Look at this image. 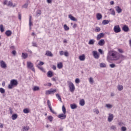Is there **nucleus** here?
<instances>
[{"mask_svg":"<svg viewBox=\"0 0 131 131\" xmlns=\"http://www.w3.org/2000/svg\"><path fill=\"white\" fill-rule=\"evenodd\" d=\"M37 68H38V69H39L41 71H43V68H42V67H39V66H37Z\"/></svg>","mask_w":131,"mask_h":131,"instance_id":"obj_53","label":"nucleus"},{"mask_svg":"<svg viewBox=\"0 0 131 131\" xmlns=\"http://www.w3.org/2000/svg\"><path fill=\"white\" fill-rule=\"evenodd\" d=\"M27 68L29 69H31V70H32L33 72H35V69H34V67H33V63H32L31 62H27Z\"/></svg>","mask_w":131,"mask_h":131,"instance_id":"obj_4","label":"nucleus"},{"mask_svg":"<svg viewBox=\"0 0 131 131\" xmlns=\"http://www.w3.org/2000/svg\"><path fill=\"white\" fill-rule=\"evenodd\" d=\"M118 51V52H119V53H123V50H122V49H119Z\"/></svg>","mask_w":131,"mask_h":131,"instance_id":"obj_62","label":"nucleus"},{"mask_svg":"<svg viewBox=\"0 0 131 131\" xmlns=\"http://www.w3.org/2000/svg\"><path fill=\"white\" fill-rule=\"evenodd\" d=\"M114 118V115H113V114H109L108 117L107 119L108 122H111V121H112V120H113Z\"/></svg>","mask_w":131,"mask_h":131,"instance_id":"obj_9","label":"nucleus"},{"mask_svg":"<svg viewBox=\"0 0 131 131\" xmlns=\"http://www.w3.org/2000/svg\"><path fill=\"white\" fill-rule=\"evenodd\" d=\"M11 118L12 120H16L18 118V115L16 114H14L12 115Z\"/></svg>","mask_w":131,"mask_h":131,"instance_id":"obj_21","label":"nucleus"},{"mask_svg":"<svg viewBox=\"0 0 131 131\" xmlns=\"http://www.w3.org/2000/svg\"><path fill=\"white\" fill-rule=\"evenodd\" d=\"M33 92H36L39 91V87L38 86H34L33 88Z\"/></svg>","mask_w":131,"mask_h":131,"instance_id":"obj_25","label":"nucleus"},{"mask_svg":"<svg viewBox=\"0 0 131 131\" xmlns=\"http://www.w3.org/2000/svg\"><path fill=\"white\" fill-rule=\"evenodd\" d=\"M120 57L121 58V60L117 61L116 62L117 64H120V63H121V62H122V61H123V60L125 59V56L122 54L120 55Z\"/></svg>","mask_w":131,"mask_h":131,"instance_id":"obj_11","label":"nucleus"},{"mask_svg":"<svg viewBox=\"0 0 131 131\" xmlns=\"http://www.w3.org/2000/svg\"><path fill=\"white\" fill-rule=\"evenodd\" d=\"M69 18L72 20V21H77V19H76L74 16H72V15L70 14L69 15Z\"/></svg>","mask_w":131,"mask_h":131,"instance_id":"obj_18","label":"nucleus"},{"mask_svg":"<svg viewBox=\"0 0 131 131\" xmlns=\"http://www.w3.org/2000/svg\"><path fill=\"white\" fill-rule=\"evenodd\" d=\"M79 104L80 106H84L85 104V101H84V99H82L80 100Z\"/></svg>","mask_w":131,"mask_h":131,"instance_id":"obj_23","label":"nucleus"},{"mask_svg":"<svg viewBox=\"0 0 131 131\" xmlns=\"http://www.w3.org/2000/svg\"><path fill=\"white\" fill-rule=\"evenodd\" d=\"M0 93H1V94H5V93H6V90L5 89H4V88H0Z\"/></svg>","mask_w":131,"mask_h":131,"instance_id":"obj_42","label":"nucleus"},{"mask_svg":"<svg viewBox=\"0 0 131 131\" xmlns=\"http://www.w3.org/2000/svg\"><path fill=\"white\" fill-rule=\"evenodd\" d=\"M89 82L90 83H94V79H93V77H91L89 78Z\"/></svg>","mask_w":131,"mask_h":131,"instance_id":"obj_45","label":"nucleus"},{"mask_svg":"<svg viewBox=\"0 0 131 131\" xmlns=\"http://www.w3.org/2000/svg\"><path fill=\"white\" fill-rule=\"evenodd\" d=\"M53 117H52V116H50L48 117V119L49 120V121H50L51 122H52V121H53Z\"/></svg>","mask_w":131,"mask_h":131,"instance_id":"obj_46","label":"nucleus"},{"mask_svg":"<svg viewBox=\"0 0 131 131\" xmlns=\"http://www.w3.org/2000/svg\"><path fill=\"white\" fill-rule=\"evenodd\" d=\"M21 14H20V13H18V19H19V20H21Z\"/></svg>","mask_w":131,"mask_h":131,"instance_id":"obj_63","label":"nucleus"},{"mask_svg":"<svg viewBox=\"0 0 131 131\" xmlns=\"http://www.w3.org/2000/svg\"><path fill=\"white\" fill-rule=\"evenodd\" d=\"M5 34L7 36H11L12 35V31L11 30H7L5 32Z\"/></svg>","mask_w":131,"mask_h":131,"instance_id":"obj_20","label":"nucleus"},{"mask_svg":"<svg viewBox=\"0 0 131 131\" xmlns=\"http://www.w3.org/2000/svg\"><path fill=\"white\" fill-rule=\"evenodd\" d=\"M23 129L25 131L29 130V127H24Z\"/></svg>","mask_w":131,"mask_h":131,"instance_id":"obj_54","label":"nucleus"},{"mask_svg":"<svg viewBox=\"0 0 131 131\" xmlns=\"http://www.w3.org/2000/svg\"><path fill=\"white\" fill-rule=\"evenodd\" d=\"M104 34L103 33H100L97 36V40H100V38H102V37H103Z\"/></svg>","mask_w":131,"mask_h":131,"instance_id":"obj_15","label":"nucleus"},{"mask_svg":"<svg viewBox=\"0 0 131 131\" xmlns=\"http://www.w3.org/2000/svg\"><path fill=\"white\" fill-rule=\"evenodd\" d=\"M13 55H14L15 56V55H16V54L17 53V52H16V51L15 50H13L12 52Z\"/></svg>","mask_w":131,"mask_h":131,"instance_id":"obj_64","label":"nucleus"},{"mask_svg":"<svg viewBox=\"0 0 131 131\" xmlns=\"http://www.w3.org/2000/svg\"><path fill=\"white\" fill-rule=\"evenodd\" d=\"M28 7V3H26L23 6V8H25V9H27Z\"/></svg>","mask_w":131,"mask_h":131,"instance_id":"obj_48","label":"nucleus"},{"mask_svg":"<svg viewBox=\"0 0 131 131\" xmlns=\"http://www.w3.org/2000/svg\"><path fill=\"white\" fill-rule=\"evenodd\" d=\"M105 107L107 108V109H111L113 107V105L111 104H105Z\"/></svg>","mask_w":131,"mask_h":131,"instance_id":"obj_30","label":"nucleus"},{"mask_svg":"<svg viewBox=\"0 0 131 131\" xmlns=\"http://www.w3.org/2000/svg\"><path fill=\"white\" fill-rule=\"evenodd\" d=\"M80 81V80L79 79H78V78H76V79H75V82H76V83H79Z\"/></svg>","mask_w":131,"mask_h":131,"instance_id":"obj_55","label":"nucleus"},{"mask_svg":"<svg viewBox=\"0 0 131 131\" xmlns=\"http://www.w3.org/2000/svg\"><path fill=\"white\" fill-rule=\"evenodd\" d=\"M98 52L99 53H100V54H104V52H103V50L101 49H99L98 50Z\"/></svg>","mask_w":131,"mask_h":131,"instance_id":"obj_56","label":"nucleus"},{"mask_svg":"<svg viewBox=\"0 0 131 131\" xmlns=\"http://www.w3.org/2000/svg\"><path fill=\"white\" fill-rule=\"evenodd\" d=\"M110 11L111 12V15H113V16H115V11H114V9L111 8Z\"/></svg>","mask_w":131,"mask_h":131,"instance_id":"obj_36","label":"nucleus"},{"mask_svg":"<svg viewBox=\"0 0 131 131\" xmlns=\"http://www.w3.org/2000/svg\"><path fill=\"white\" fill-rule=\"evenodd\" d=\"M68 83L70 92L73 93V92L75 91V86H74V84L71 81H68Z\"/></svg>","mask_w":131,"mask_h":131,"instance_id":"obj_3","label":"nucleus"},{"mask_svg":"<svg viewBox=\"0 0 131 131\" xmlns=\"http://www.w3.org/2000/svg\"><path fill=\"white\" fill-rule=\"evenodd\" d=\"M99 46H100L101 47H102L103 45H105V40L104 39H101L98 42Z\"/></svg>","mask_w":131,"mask_h":131,"instance_id":"obj_16","label":"nucleus"},{"mask_svg":"<svg viewBox=\"0 0 131 131\" xmlns=\"http://www.w3.org/2000/svg\"><path fill=\"white\" fill-rule=\"evenodd\" d=\"M97 20H101V19H102V14L100 13H98L97 14Z\"/></svg>","mask_w":131,"mask_h":131,"instance_id":"obj_32","label":"nucleus"},{"mask_svg":"<svg viewBox=\"0 0 131 131\" xmlns=\"http://www.w3.org/2000/svg\"><path fill=\"white\" fill-rule=\"evenodd\" d=\"M121 129L122 131H125V130H126V127L123 126V127H122Z\"/></svg>","mask_w":131,"mask_h":131,"instance_id":"obj_59","label":"nucleus"},{"mask_svg":"<svg viewBox=\"0 0 131 131\" xmlns=\"http://www.w3.org/2000/svg\"><path fill=\"white\" fill-rule=\"evenodd\" d=\"M116 11L118 13V14H120L122 12V9L119 6H116L115 7Z\"/></svg>","mask_w":131,"mask_h":131,"instance_id":"obj_13","label":"nucleus"},{"mask_svg":"<svg viewBox=\"0 0 131 131\" xmlns=\"http://www.w3.org/2000/svg\"><path fill=\"white\" fill-rule=\"evenodd\" d=\"M57 92L56 89H50V90H48L46 92V94L47 95H51V94H55V93Z\"/></svg>","mask_w":131,"mask_h":131,"instance_id":"obj_5","label":"nucleus"},{"mask_svg":"<svg viewBox=\"0 0 131 131\" xmlns=\"http://www.w3.org/2000/svg\"><path fill=\"white\" fill-rule=\"evenodd\" d=\"M32 46L33 47H37V44L35 42H32Z\"/></svg>","mask_w":131,"mask_h":131,"instance_id":"obj_52","label":"nucleus"},{"mask_svg":"<svg viewBox=\"0 0 131 131\" xmlns=\"http://www.w3.org/2000/svg\"><path fill=\"white\" fill-rule=\"evenodd\" d=\"M114 31L116 33H118L119 32H120L121 31V30L120 29V27L118 26H115L114 27Z\"/></svg>","mask_w":131,"mask_h":131,"instance_id":"obj_6","label":"nucleus"},{"mask_svg":"<svg viewBox=\"0 0 131 131\" xmlns=\"http://www.w3.org/2000/svg\"><path fill=\"white\" fill-rule=\"evenodd\" d=\"M0 66L1 68H3V69H6L7 68V63L4 60H1L0 61Z\"/></svg>","mask_w":131,"mask_h":131,"instance_id":"obj_8","label":"nucleus"},{"mask_svg":"<svg viewBox=\"0 0 131 131\" xmlns=\"http://www.w3.org/2000/svg\"><path fill=\"white\" fill-rule=\"evenodd\" d=\"M64 55L66 57H68L69 56V53H68L67 51H66L64 53Z\"/></svg>","mask_w":131,"mask_h":131,"instance_id":"obj_49","label":"nucleus"},{"mask_svg":"<svg viewBox=\"0 0 131 131\" xmlns=\"http://www.w3.org/2000/svg\"><path fill=\"white\" fill-rule=\"evenodd\" d=\"M71 106V109H76V108H77V105H76V104L75 103H73V104H70Z\"/></svg>","mask_w":131,"mask_h":131,"instance_id":"obj_24","label":"nucleus"},{"mask_svg":"<svg viewBox=\"0 0 131 131\" xmlns=\"http://www.w3.org/2000/svg\"><path fill=\"white\" fill-rule=\"evenodd\" d=\"M23 112H24V113H25L26 114H27L29 113V110H28V108H25L23 110Z\"/></svg>","mask_w":131,"mask_h":131,"instance_id":"obj_44","label":"nucleus"},{"mask_svg":"<svg viewBox=\"0 0 131 131\" xmlns=\"http://www.w3.org/2000/svg\"><path fill=\"white\" fill-rule=\"evenodd\" d=\"M94 113H96V114H98L99 113V110L98 109L94 110Z\"/></svg>","mask_w":131,"mask_h":131,"instance_id":"obj_50","label":"nucleus"},{"mask_svg":"<svg viewBox=\"0 0 131 131\" xmlns=\"http://www.w3.org/2000/svg\"><path fill=\"white\" fill-rule=\"evenodd\" d=\"M64 51H59V55L60 56H63V55H64Z\"/></svg>","mask_w":131,"mask_h":131,"instance_id":"obj_58","label":"nucleus"},{"mask_svg":"<svg viewBox=\"0 0 131 131\" xmlns=\"http://www.w3.org/2000/svg\"><path fill=\"white\" fill-rule=\"evenodd\" d=\"M56 97L57 98L58 100L60 102H62V98H61V96H60V95H59V94H56Z\"/></svg>","mask_w":131,"mask_h":131,"instance_id":"obj_33","label":"nucleus"},{"mask_svg":"<svg viewBox=\"0 0 131 131\" xmlns=\"http://www.w3.org/2000/svg\"><path fill=\"white\" fill-rule=\"evenodd\" d=\"M93 54L95 59H98L99 58H100V56L99 55V54H98V52L96 51H93Z\"/></svg>","mask_w":131,"mask_h":131,"instance_id":"obj_10","label":"nucleus"},{"mask_svg":"<svg viewBox=\"0 0 131 131\" xmlns=\"http://www.w3.org/2000/svg\"><path fill=\"white\" fill-rule=\"evenodd\" d=\"M9 2L7 0H5L4 2V5H8V4Z\"/></svg>","mask_w":131,"mask_h":131,"instance_id":"obj_61","label":"nucleus"},{"mask_svg":"<svg viewBox=\"0 0 131 131\" xmlns=\"http://www.w3.org/2000/svg\"><path fill=\"white\" fill-rule=\"evenodd\" d=\"M122 30H123V31H124L125 32H127L129 30V28H128V27H127V26L124 25V26L122 27Z\"/></svg>","mask_w":131,"mask_h":131,"instance_id":"obj_14","label":"nucleus"},{"mask_svg":"<svg viewBox=\"0 0 131 131\" xmlns=\"http://www.w3.org/2000/svg\"><path fill=\"white\" fill-rule=\"evenodd\" d=\"M7 6L8 7H13V8H14V7H16V6H17V5L14 4L13 5V2L11 1H9L8 3L7 4Z\"/></svg>","mask_w":131,"mask_h":131,"instance_id":"obj_17","label":"nucleus"},{"mask_svg":"<svg viewBox=\"0 0 131 131\" xmlns=\"http://www.w3.org/2000/svg\"><path fill=\"white\" fill-rule=\"evenodd\" d=\"M58 117L63 120V119H65V118H66V115H65V114H59L58 116Z\"/></svg>","mask_w":131,"mask_h":131,"instance_id":"obj_12","label":"nucleus"},{"mask_svg":"<svg viewBox=\"0 0 131 131\" xmlns=\"http://www.w3.org/2000/svg\"><path fill=\"white\" fill-rule=\"evenodd\" d=\"M109 22H110V20H103L102 21V24L103 25H107V24H109Z\"/></svg>","mask_w":131,"mask_h":131,"instance_id":"obj_28","label":"nucleus"},{"mask_svg":"<svg viewBox=\"0 0 131 131\" xmlns=\"http://www.w3.org/2000/svg\"><path fill=\"white\" fill-rule=\"evenodd\" d=\"M110 67L111 68H114L115 67V64H114V63L111 64H110Z\"/></svg>","mask_w":131,"mask_h":131,"instance_id":"obj_57","label":"nucleus"},{"mask_svg":"<svg viewBox=\"0 0 131 131\" xmlns=\"http://www.w3.org/2000/svg\"><path fill=\"white\" fill-rule=\"evenodd\" d=\"M62 111L64 114H66V108L65 107V106L64 105H63L62 107Z\"/></svg>","mask_w":131,"mask_h":131,"instance_id":"obj_40","label":"nucleus"},{"mask_svg":"<svg viewBox=\"0 0 131 131\" xmlns=\"http://www.w3.org/2000/svg\"><path fill=\"white\" fill-rule=\"evenodd\" d=\"M46 56H48V57H53V54L50 51H46Z\"/></svg>","mask_w":131,"mask_h":131,"instance_id":"obj_22","label":"nucleus"},{"mask_svg":"<svg viewBox=\"0 0 131 131\" xmlns=\"http://www.w3.org/2000/svg\"><path fill=\"white\" fill-rule=\"evenodd\" d=\"M47 104L51 112H52V113H53V114H56L57 113H56V112L54 110H53V108H52V106L51 105V102H50L49 100L47 101Z\"/></svg>","mask_w":131,"mask_h":131,"instance_id":"obj_7","label":"nucleus"},{"mask_svg":"<svg viewBox=\"0 0 131 131\" xmlns=\"http://www.w3.org/2000/svg\"><path fill=\"white\" fill-rule=\"evenodd\" d=\"M96 42V40L94 39H91L89 40V45H95V42Z\"/></svg>","mask_w":131,"mask_h":131,"instance_id":"obj_31","label":"nucleus"},{"mask_svg":"<svg viewBox=\"0 0 131 131\" xmlns=\"http://www.w3.org/2000/svg\"><path fill=\"white\" fill-rule=\"evenodd\" d=\"M9 111H10V114H13V110H12V108L9 107Z\"/></svg>","mask_w":131,"mask_h":131,"instance_id":"obj_60","label":"nucleus"},{"mask_svg":"<svg viewBox=\"0 0 131 131\" xmlns=\"http://www.w3.org/2000/svg\"><path fill=\"white\" fill-rule=\"evenodd\" d=\"M43 85H44L45 86H47H47H51V85H52V83H45V84H43Z\"/></svg>","mask_w":131,"mask_h":131,"instance_id":"obj_47","label":"nucleus"},{"mask_svg":"<svg viewBox=\"0 0 131 131\" xmlns=\"http://www.w3.org/2000/svg\"><path fill=\"white\" fill-rule=\"evenodd\" d=\"M107 60L108 62H110V61H118V60H119V56H118L117 52L115 51H109Z\"/></svg>","mask_w":131,"mask_h":131,"instance_id":"obj_1","label":"nucleus"},{"mask_svg":"<svg viewBox=\"0 0 131 131\" xmlns=\"http://www.w3.org/2000/svg\"><path fill=\"white\" fill-rule=\"evenodd\" d=\"M18 85V80L16 79H12L10 81V84L8 85V89L12 90L14 86H17Z\"/></svg>","mask_w":131,"mask_h":131,"instance_id":"obj_2","label":"nucleus"},{"mask_svg":"<svg viewBox=\"0 0 131 131\" xmlns=\"http://www.w3.org/2000/svg\"><path fill=\"white\" fill-rule=\"evenodd\" d=\"M41 15V10H38L36 11V16L37 17H39Z\"/></svg>","mask_w":131,"mask_h":131,"instance_id":"obj_29","label":"nucleus"},{"mask_svg":"<svg viewBox=\"0 0 131 131\" xmlns=\"http://www.w3.org/2000/svg\"><path fill=\"white\" fill-rule=\"evenodd\" d=\"M117 89H118V90L120 92L122 91V90H123V86H122V85H118L117 86Z\"/></svg>","mask_w":131,"mask_h":131,"instance_id":"obj_27","label":"nucleus"},{"mask_svg":"<svg viewBox=\"0 0 131 131\" xmlns=\"http://www.w3.org/2000/svg\"><path fill=\"white\" fill-rule=\"evenodd\" d=\"M63 28L66 31H68V30H69V27L67 26V25H64Z\"/></svg>","mask_w":131,"mask_h":131,"instance_id":"obj_38","label":"nucleus"},{"mask_svg":"<svg viewBox=\"0 0 131 131\" xmlns=\"http://www.w3.org/2000/svg\"><path fill=\"white\" fill-rule=\"evenodd\" d=\"M45 64V63L42 61H40L39 63L38 64V66H42V65H43Z\"/></svg>","mask_w":131,"mask_h":131,"instance_id":"obj_51","label":"nucleus"},{"mask_svg":"<svg viewBox=\"0 0 131 131\" xmlns=\"http://www.w3.org/2000/svg\"><path fill=\"white\" fill-rule=\"evenodd\" d=\"M106 64H105L104 63H100V67H101V68H104L105 67H106Z\"/></svg>","mask_w":131,"mask_h":131,"instance_id":"obj_39","label":"nucleus"},{"mask_svg":"<svg viewBox=\"0 0 131 131\" xmlns=\"http://www.w3.org/2000/svg\"><path fill=\"white\" fill-rule=\"evenodd\" d=\"M0 30L1 32H4V31H5V30L4 29V25H0Z\"/></svg>","mask_w":131,"mask_h":131,"instance_id":"obj_41","label":"nucleus"},{"mask_svg":"<svg viewBox=\"0 0 131 131\" xmlns=\"http://www.w3.org/2000/svg\"><path fill=\"white\" fill-rule=\"evenodd\" d=\"M101 31V28L99 27H96L95 29V32H100Z\"/></svg>","mask_w":131,"mask_h":131,"instance_id":"obj_43","label":"nucleus"},{"mask_svg":"<svg viewBox=\"0 0 131 131\" xmlns=\"http://www.w3.org/2000/svg\"><path fill=\"white\" fill-rule=\"evenodd\" d=\"M21 57L23 58V59H26L28 57V54H27V53H23Z\"/></svg>","mask_w":131,"mask_h":131,"instance_id":"obj_26","label":"nucleus"},{"mask_svg":"<svg viewBox=\"0 0 131 131\" xmlns=\"http://www.w3.org/2000/svg\"><path fill=\"white\" fill-rule=\"evenodd\" d=\"M57 67L59 69H61L63 68V64L62 62H60L59 63L57 64Z\"/></svg>","mask_w":131,"mask_h":131,"instance_id":"obj_35","label":"nucleus"},{"mask_svg":"<svg viewBox=\"0 0 131 131\" xmlns=\"http://www.w3.org/2000/svg\"><path fill=\"white\" fill-rule=\"evenodd\" d=\"M79 59L80 61H84V60H85V55H84V54L80 55L79 57Z\"/></svg>","mask_w":131,"mask_h":131,"instance_id":"obj_19","label":"nucleus"},{"mask_svg":"<svg viewBox=\"0 0 131 131\" xmlns=\"http://www.w3.org/2000/svg\"><path fill=\"white\" fill-rule=\"evenodd\" d=\"M116 125H112L111 127H110V129L113 130H114V131H116Z\"/></svg>","mask_w":131,"mask_h":131,"instance_id":"obj_37","label":"nucleus"},{"mask_svg":"<svg viewBox=\"0 0 131 131\" xmlns=\"http://www.w3.org/2000/svg\"><path fill=\"white\" fill-rule=\"evenodd\" d=\"M48 77H52V76H53V72L51 71H49L48 73Z\"/></svg>","mask_w":131,"mask_h":131,"instance_id":"obj_34","label":"nucleus"}]
</instances>
